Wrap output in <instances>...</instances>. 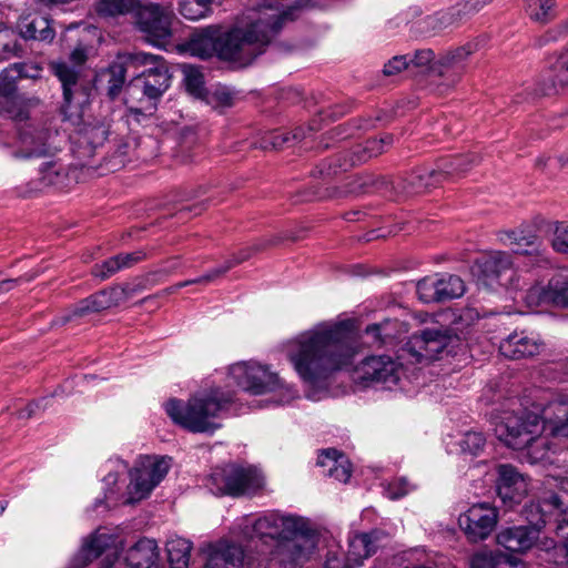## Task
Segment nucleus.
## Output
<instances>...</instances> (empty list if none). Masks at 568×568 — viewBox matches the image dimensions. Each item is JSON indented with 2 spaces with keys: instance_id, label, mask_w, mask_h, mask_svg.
I'll return each instance as SVG.
<instances>
[{
  "instance_id": "f257e3e1",
  "label": "nucleus",
  "mask_w": 568,
  "mask_h": 568,
  "mask_svg": "<svg viewBox=\"0 0 568 568\" xmlns=\"http://www.w3.org/2000/svg\"><path fill=\"white\" fill-rule=\"evenodd\" d=\"M303 0H264L245 16V28L222 32L211 26L194 32L181 44V51L202 60L217 57L239 67L250 65L273 41L287 20L295 18Z\"/></svg>"
},
{
  "instance_id": "f03ea898",
  "label": "nucleus",
  "mask_w": 568,
  "mask_h": 568,
  "mask_svg": "<svg viewBox=\"0 0 568 568\" xmlns=\"http://www.w3.org/2000/svg\"><path fill=\"white\" fill-rule=\"evenodd\" d=\"M357 343L345 322H323L296 336L287 355L301 379L313 388H326L338 372L352 366Z\"/></svg>"
},
{
  "instance_id": "7ed1b4c3",
  "label": "nucleus",
  "mask_w": 568,
  "mask_h": 568,
  "mask_svg": "<svg viewBox=\"0 0 568 568\" xmlns=\"http://www.w3.org/2000/svg\"><path fill=\"white\" fill-rule=\"evenodd\" d=\"M171 462L166 456H141L129 471L130 483L123 493L118 481L128 471V464L120 458L109 459L103 465L104 497L97 498L88 511L102 515L119 504L131 505L149 497L168 475Z\"/></svg>"
},
{
  "instance_id": "20e7f679",
  "label": "nucleus",
  "mask_w": 568,
  "mask_h": 568,
  "mask_svg": "<svg viewBox=\"0 0 568 568\" xmlns=\"http://www.w3.org/2000/svg\"><path fill=\"white\" fill-rule=\"evenodd\" d=\"M102 557L106 568L115 564L125 568H159L160 552L154 539L142 537L128 549L123 535H92L71 561V568H85Z\"/></svg>"
},
{
  "instance_id": "39448f33",
  "label": "nucleus",
  "mask_w": 568,
  "mask_h": 568,
  "mask_svg": "<svg viewBox=\"0 0 568 568\" xmlns=\"http://www.w3.org/2000/svg\"><path fill=\"white\" fill-rule=\"evenodd\" d=\"M549 409L554 414L551 417H542L538 410L526 407L505 410L495 424V434L509 448L527 449L531 463L544 460L550 450L549 438L544 432H550L549 424L555 418V404Z\"/></svg>"
},
{
  "instance_id": "423d86ee",
  "label": "nucleus",
  "mask_w": 568,
  "mask_h": 568,
  "mask_svg": "<svg viewBox=\"0 0 568 568\" xmlns=\"http://www.w3.org/2000/svg\"><path fill=\"white\" fill-rule=\"evenodd\" d=\"M233 403V392L216 387L207 394L190 398L187 403L170 399L165 404V412L175 424L189 432L213 434L221 427L217 419L231 408Z\"/></svg>"
},
{
  "instance_id": "0eeeda50",
  "label": "nucleus",
  "mask_w": 568,
  "mask_h": 568,
  "mask_svg": "<svg viewBox=\"0 0 568 568\" xmlns=\"http://www.w3.org/2000/svg\"><path fill=\"white\" fill-rule=\"evenodd\" d=\"M227 377L233 384L253 395L280 392V397L273 399L277 405L287 404L296 397L295 389L285 386L268 366L255 361H243L231 365Z\"/></svg>"
},
{
  "instance_id": "6e6552de",
  "label": "nucleus",
  "mask_w": 568,
  "mask_h": 568,
  "mask_svg": "<svg viewBox=\"0 0 568 568\" xmlns=\"http://www.w3.org/2000/svg\"><path fill=\"white\" fill-rule=\"evenodd\" d=\"M128 62L132 65L145 67L130 81L128 90L132 93L141 92L142 97L149 101H159L171 87L172 73L168 62L161 55L145 52L130 54Z\"/></svg>"
},
{
  "instance_id": "1a4fd4ad",
  "label": "nucleus",
  "mask_w": 568,
  "mask_h": 568,
  "mask_svg": "<svg viewBox=\"0 0 568 568\" xmlns=\"http://www.w3.org/2000/svg\"><path fill=\"white\" fill-rule=\"evenodd\" d=\"M205 485L216 496L239 497L256 493L263 487L264 478L252 466L230 464L213 468L206 477Z\"/></svg>"
},
{
  "instance_id": "9d476101",
  "label": "nucleus",
  "mask_w": 568,
  "mask_h": 568,
  "mask_svg": "<svg viewBox=\"0 0 568 568\" xmlns=\"http://www.w3.org/2000/svg\"><path fill=\"white\" fill-rule=\"evenodd\" d=\"M235 529L237 532H265L271 529L275 532H318L325 528L307 517L270 510L240 517L235 521Z\"/></svg>"
},
{
  "instance_id": "9b49d317",
  "label": "nucleus",
  "mask_w": 568,
  "mask_h": 568,
  "mask_svg": "<svg viewBox=\"0 0 568 568\" xmlns=\"http://www.w3.org/2000/svg\"><path fill=\"white\" fill-rule=\"evenodd\" d=\"M174 18V11L170 6L149 0H139L132 14L135 28L148 42L156 47H162L170 41Z\"/></svg>"
},
{
  "instance_id": "f8f14e48",
  "label": "nucleus",
  "mask_w": 568,
  "mask_h": 568,
  "mask_svg": "<svg viewBox=\"0 0 568 568\" xmlns=\"http://www.w3.org/2000/svg\"><path fill=\"white\" fill-rule=\"evenodd\" d=\"M459 343L457 334L450 328H426L420 334H415L407 343V352L416 358V362L434 361L443 353H453Z\"/></svg>"
},
{
  "instance_id": "ddd939ff",
  "label": "nucleus",
  "mask_w": 568,
  "mask_h": 568,
  "mask_svg": "<svg viewBox=\"0 0 568 568\" xmlns=\"http://www.w3.org/2000/svg\"><path fill=\"white\" fill-rule=\"evenodd\" d=\"M51 68L63 90L61 111L64 118L70 119L73 115H79L81 106L89 99L88 84L81 78L80 71L65 62H54Z\"/></svg>"
},
{
  "instance_id": "4468645a",
  "label": "nucleus",
  "mask_w": 568,
  "mask_h": 568,
  "mask_svg": "<svg viewBox=\"0 0 568 568\" xmlns=\"http://www.w3.org/2000/svg\"><path fill=\"white\" fill-rule=\"evenodd\" d=\"M355 372L357 377L366 384L392 388L400 379L403 364L388 355H373L365 357Z\"/></svg>"
},
{
  "instance_id": "2eb2a0df",
  "label": "nucleus",
  "mask_w": 568,
  "mask_h": 568,
  "mask_svg": "<svg viewBox=\"0 0 568 568\" xmlns=\"http://www.w3.org/2000/svg\"><path fill=\"white\" fill-rule=\"evenodd\" d=\"M479 156L475 153L454 155L442 159L436 169L425 170L424 173L412 176V184L416 190L428 187L439 182L440 178L453 176L469 170L479 163Z\"/></svg>"
},
{
  "instance_id": "dca6fc26",
  "label": "nucleus",
  "mask_w": 568,
  "mask_h": 568,
  "mask_svg": "<svg viewBox=\"0 0 568 568\" xmlns=\"http://www.w3.org/2000/svg\"><path fill=\"white\" fill-rule=\"evenodd\" d=\"M125 295V290L120 286L101 290L74 304L73 307L62 316V323L65 324L74 317H83L118 306L124 301Z\"/></svg>"
},
{
  "instance_id": "f3484780",
  "label": "nucleus",
  "mask_w": 568,
  "mask_h": 568,
  "mask_svg": "<svg viewBox=\"0 0 568 568\" xmlns=\"http://www.w3.org/2000/svg\"><path fill=\"white\" fill-rule=\"evenodd\" d=\"M545 349L541 337L527 331H515L500 342V354L509 359L530 358L539 355Z\"/></svg>"
},
{
  "instance_id": "a211bd4d",
  "label": "nucleus",
  "mask_w": 568,
  "mask_h": 568,
  "mask_svg": "<svg viewBox=\"0 0 568 568\" xmlns=\"http://www.w3.org/2000/svg\"><path fill=\"white\" fill-rule=\"evenodd\" d=\"M568 37V19L549 30L545 41H557ZM548 68L551 72V80L555 91L557 88H568V47L551 54L548 58Z\"/></svg>"
},
{
  "instance_id": "6ab92c4d",
  "label": "nucleus",
  "mask_w": 568,
  "mask_h": 568,
  "mask_svg": "<svg viewBox=\"0 0 568 568\" xmlns=\"http://www.w3.org/2000/svg\"><path fill=\"white\" fill-rule=\"evenodd\" d=\"M497 474L496 489L503 503H519L527 491L524 476L510 464H499Z\"/></svg>"
},
{
  "instance_id": "aec40b11",
  "label": "nucleus",
  "mask_w": 568,
  "mask_h": 568,
  "mask_svg": "<svg viewBox=\"0 0 568 568\" xmlns=\"http://www.w3.org/2000/svg\"><path fill=\"white\" fill-rule=\"evenodd\" d=\"M497 523L498 511L487 503L473 505L458 518V525L464 532H491Z\"/></svg>"
},
{
  "instance_id": "412c9836",
  "label": "nucleus",
  "mask_w": 568,
  "mask_h": 568,
  "mask_svg": "<svg viewBox=\"0 0 568 568\" xmlns=\"http://www.w3.org/2000/svg\"><path fill=\"white\" fill-rule=\"evenodd\" d=\"M476 50L477 44L467 43L445 52L434 64V73L455 83L465 71L468 57Z\"/></svg>"
},
{
  "instance_id": "4be33fe9",
  "label": "nucleus",
  "mask_w": 568,
  "mask_h": 568,
  "mask_svg": "<svg viewBox=\"0 0 568 568\" xmlns=\"http://www.w3.org/2000/svg\"><path fill=\"white\" fill-rule=\"evenodd\" d=\"M17 30L24 40L50 43L55 37L51 21L47 17L38 13L21 16L17 22Z\"/></svg>"
},
{
  "instance_id": "5701e85b",
  "label": "nucleus",
  "mask_w": 568,
  "mask_h": 568,
  "mask_svg": "<svg viewBox=\"0 0 568 568\" xmlns=\"http://www.w3.org/2000/svg\"><path fill=\"white\" fill-rule=\"evenodd\" d=\"M392 142L393 138L389 134L379 139H368L365 142L355 145L349 153V159H345L343 162L338 163L337 166L341 171H347L349 168L364 163L373 156H377L383 153Z\"/></svg>"
},
{
  "instance_id": "b1692460",
  "label": "nucleus",
  "mask_w": 568,
  "mask_h": 568,
  "mask_svg": "<svg viewBox=\"0 0 568 568\" xmlns=\"http://www.w3.org/2000/svg\"><path fill=\"white\" fill-rule=\"evenodd\" d=\"M49 132L28 128L20 133V148L14 153L20 159L45 156L50 152L48 144Z\"/></svg>"
},
{
  "instance_id": "393cba45",
  "label": "nucleus",
  "mask_w": 568,
  "mask_h": 568,
  "mask_svg": "<svg viewBox=\"0 0 568 568\" xmlns=\"http://www.w3.org/2000/svg\"><path fill=\"white\" fill-rule=\"evenodd\" d=\"M207 562L212 568H220L223 564L225 568H237L244 559L243 549L235 545L221 540L217 544H210L206 546Z\"/></svg>"
},
{
  "instance_id": "a878e982",
  "label": "nucleus",
  "mask_w": 568,
  "mask_h": 568,
  "mask_svg": "<svg viewBox=\"0 0 568 568\" xmlns=\"http://www.w3.org/2000/svg\"><path fill=\"white\" fill-rule=\"evenodd\" d=\"M346 566L353 568L375 552L377 535H346Z\"/></svg>"
},
{
  "instance_id": "bb28decb",
  "label": "nucleus",
  "mask_w": 568,
  "mask_h": 568,
  "mask_svg": "<svg viewBox=\"0 0 568 568\" xmlns=\"http://www.w3.org/2000/svg\"><path fill=\"white\" fill-rule=\"evenodd\" d=\"M513 264L511 255L503 251L489 252L479 262L484 275L497 280L501 285H508L507 280L504 281L503 277L514 273Z\"/></svg>"
},
{
  "instance_id": "cd10ccee",
  "label": "nucleus",
  "mask_w": 568,
  "mask_h": 568,
  "mask_svg": "<svg viewBox=\"0 0 568 568\" xmlns=\"http://www.w3.org/2000/svg\"><path fill=\"white\" fill-rule=\"evenodd\" d=\"M406 332V326L398 320H385L381 323H374L365 328V335L372 339L373 345L387 346Z\"/></svg>"
},
{
  "instance_id": "c85d7f7f",
  "label": "nucleus",
  "mask_w": 568,
  "mask_h": 568,
  "mask_svg": "<svg viewBox=\"0 0 568 568\" xmlns=\"http://www.w3.org/2000/svg\"><path fill=\"white\" fill-rule=\"evenodd\" d=\"M41 72L42 68L38 63H13L1 73L3 81H8L9 85H1L0 90L7 94H13L16 91V82L19 79L37 80L41 78Z\"/></svg>"
},
{
  "instance_id": "c756f323",
  "label": "nucleus",
  "mask_w": 568,
  "mask_h": 568,
  "mask_svg": "<svg viewBox=\"0 0 568 568\" xmlns=\"http://www.w3.org/2000/svg\"><path fill=\"white\" fill-rule=\"evenodd\" d=\"M192 542L180 536L172 535L166 541L168 560L171 568H189Z\"/></svg>"
},
{
  "instance_id": "7c9ffc66",
  "label": "nucleus",
  "mask_w": 568,
  "mask_h": 568,
  "mask_svg": "<svg viewBox=\"0 0 568 568\" xmlns=\"http://www.w3.org/2000/svg\"><path fill=\"white\" fill-rule=\"evenodd\" d=\"M499 239L505 245L513 246L516 254H530L538 245V237L524 231H506L500 233Z\"/></svg>"
},
{
  "instance_id": "2f4dec72",
  "label": "nucleus",
  "mask_w": 568,
  "mask_h": 568,
  "mask_svg": "<svg viewBox=\"0 0 568 568\" xmlns=\"http://www.w3.org/2000/svg\"><path fill=\"white\" fill-rule=\"evenodd\" d=\"M139 0H97L95 11L100 17L118 18L130 14L132 17Z\"/></svg>"
},
{
  "instance_id": "473e14b6",
  "label": "nucleus",
  "mask_w": 568,
  "mask_h": 568,
  "mask_svg": "<svg viewBox=\"0 0 568 568\" xmlns=\"http://www.w3.org/2000/svg\"><path fill=\"white\" fill-rule=\"evenodd\" d=\"M246 258H247V255H243V256H240V257H236L233 260H229L223 265L209 271L206 274L199 276L196 278H193V280L180 282V283L175 284L174 286L170 287L168 291L170 293H174L182 287L193 285V284L207 285V284L212 283L213 281H215L216 278H219L220 276L224 275L227 271H230L236 264L241 263L242 261H244Z\"/></svg>"
},
{
  "instance_id": "72a5a7b5",
  "label": "nucleus",
  "mask_w": 568,
  "mask_h": 568,
  "mask_svg": "<svg viewBox=\"0 0 568 568\" xmlns=\"http://www.w3.org/2000/svg\"><path fill=\"white\" fill-rule=\"evenodd\" d=\"M526 12L531 20L548 23L556 18V0H525Z\"/></svg>"
},
{
  "instance_id": "f704fd0d",
  "label": "nucleus",
  "mask_w": 568,
  "mask_h": 568,
  "mask_svg": "<svg viewBox=\"0 0 568 568\" xmlns=\"http://www.w3.org/2000/svg\"><path fill=\"white\" fill-rule=\"evenodd\" d=\"M439 303L460 297L465 293L463 280L456 275L437 277Z\"/></svg>"
},
{
  "instance_id": "c9c22d12",
  "label": "nucleus",
  "mask_w": 568,
  "mask_h": 568,
  "mask_svg": "<svg viewBox=\"0 0 568 568\" xmlns=\"http://www.w3.org/2000/svg\"><path fill=\"white\" fill-rule=\"evenodd\" d=\"M79 142L87 144L91 150H94L106 141L109 135V126L104 123L85 124L79 132Z\"/></svg>"
},
{
  "instance_id": "e433bc0d",
  "label": "nucleus",
  "mask_w": 568,
  "mask_h": 568,
  "mask_svg": "<svg viewBox=\"0 0 568 568\" xmlns=\"http://www.w3.org/2000/svg\"><path fill=\"white\" fill-rule=\"evenodd\" d=\"M513 555L501 552H478L470 564V568H511Z\"/></svg>"
},
{
  "instance_id": "4c0bfd02",
  "label": "nucleus",
  "mask_w": 568,
  "mask_h": 568,
  "mask_svg": "<svg viewBox=\"0 0 568 568\" xmlns=\"http://www.w3.org/2000/svg\"><path fill=\"white\" fill-rule=\"evenodd\" d=\"M499 546L510 554H521L534 546V535H496Z\"/></svg>"
},
{
  "instance_id": "58836bf2",
  "label": "nucleus",
  "mask_w": 568,
  "mask_h": 568,
  "mask_svg": "<svg viewBox=\"0 0 568 568\" xmlns=\"http://www.w3.org/2000/svg\"><path fill=\"white\" fill-rule=\"evenodd\" d=\"M435 53L430 49H418L413 54H408L409 70L417 73L427 71L434 73Z\"/></svg>"
},
{
  "instance_id": "ea45409f",
  "label": "nucleus",
  "mask_w": 568,
  "mask_h": 568,
  "mask_svg": "<svg viewBox=\"0 0 568 568\" xmlns=\"http://www.w3.org/2000/svg\"><path fill=\"white\" fill-rule=\"evenodd\" d=\"M213 0H180V13L189 20L205 18L211 11Z\"/></svg>"
},
{
  "instance_id": "a19ab883",
  "label": "nucleus",
  "mask_w": 568,
  "mask_h": 568,
  "mask_svg": "<svg viewBox=\"0 0 568 568\" xmlns=\"http://www.w3.org/2000/svg\"><path fill=\"white\" fill-rule=\"evenodd\" d=\"M549 425L552 437L568 438V402L555 404V418Z\"/></svg>"
},
{
  "instance_id": "79ce46f5",
  "label": "nucleus",
  "mask_w": 568,
  "mask_h": 568,
  "mask_svg": "<svg viewBox=\"0 0 568 568\" xmlns=\"http://www.w3.org/2000/svg\"><path fill=\"white\" fill-rule=\"evenodd\" d=\"M551 305L568 307V277L556 275L550 280Z\"/></svg>"
},
{
  "instance_id": "37998d69",
  "label": "nucleus",
  "mask_w": 568,
  "mask_h": 568,
  "mask_svg": "<svg viewBox=\"0 0 568 568\" xmlns=\"http://www.w3.org/2000/svg\"><path fill=\"white\" fill-rule=\"evenodd\" d=\"M527 306L538 307L541 305H551L550 282L547 286L534 285L525 292L523 296Z\"/></svg>"
},
{
  "instance_id": "c03bdc74",
  "label": "nucleus",
  "mask_w": 568,
  "mask_h": 568,
  "mask_svg": "<svg viewBox=\"0 0 568 568\" xmlns=\"http://www.w3.org/2000/svg\"><path fill=\"white\" fill-rule=\"evenodd\" d=\"M416 290L423 303H439L437 276L424 277L417 283Z\"/></svg>"
},
{
  "instance_id": "a18cd8bd",
  "label": "nucleus",
  "mask_w": 568,
  "mask_h": 568,
  "mask_svg": "<svg viewBox=\"0 0 568 568\" xmlns=\"http://www.w3.org/2000/svg\"><path fill=\"white\" fill-rule=\"evenodd\" d=\"M414 489L415 485L406 477H398L385 485L384 494L387 498L396 500L403 498Z\"/></svg>"
},
{
  "instance_id": "49530a36",
  "label": "nucleus",
  "mask_w": 568,
  "mask_h": 568,
  "mask_svg": "<svg viewBox=\"0 0 568 568\" xmlns=\"http://www.w3.org/2000/svg\"><path fill=\"white\" fill-rule=\"evenodd\" d=\"M460 10L453 8L449 11H442L434 16L427 17L426 22L433 30H442L453 26L458 19H460Z\"/></svg>"
},
{
  "instance_id": "de8ad7c7",
  "label": "nucleus",
  "mask_w": 568,
  "mask_h": 568,
  "mask_svg": "<svg viewBox=\"0 0 568 568\" xmlns=\"http://www.w3.org/2000/svg\"><path fill=\"white\" fill-rule=\"evenodd\" d=\"M63 178L62 166L57 162H48L40 169V180L43 186L59 185Z\"/></svg>"
},
{
  "instance_id": "09e8293b",
  "label": "nucleus",
  "mask_w": 568,
  "mask_h": 568,
  "mask_svg": "<svg viewBox=\"0 0 568 568\" xmlns=\"http://www.w3.org/2000/svg\"><path fill=\"white\" fill-rule=\"evenodd\" d=\"M486 439L481 433L467 432L459 440V446L463 453L477 456L484 448Z\"/></svg>"
},
{
  "instance_id": "8fccbe9b",
  "label": "nucleus",
  "mask_w": 568,
  "mask_h": 568,
  "mask_svg": "<svg viewBox=\"0 0 568 568\" xmlns=\"http://www.w3.org/2000/svg\"><path fill=\"white\" fill-rule=\"evenodd\" d=\"M121 270H123V267L121 265V261L118 254L103 261L101 264L94 265L92 268V274L93 276L103 281L111 277L113 274Z\"/></svg>"
},
{
  "instance_id": "3c124183",
  "label": "nucleus",
  "mask_w": 568,
  "mask_h": 568,
  "mask_svg": "<svg viewBox=\"0 0 568 568\" xmlns=\"http://www.w3.org/2000/svg\"><path fill=\"white\" fill-rule=\"evenodd\" d=\"M126 69L122 63H115L110 68L109 95L114 99L123 88Z\"/></svg>"
},
{
  "instance_id": "603ef678",
  "label": "nucleus",
  "mask_w": 568,
  "mask_h": 568,
  "mask_svg": "<svg viewBox=\"0 0 568 568\" xmlns=\"http://www.w3.org/2000/svg\"><path fill=\"white\" fill-rule=\"evenodd\" d=\"M554 225L552 248L558 253L568 254V222H556Z\"/></svg>"
},
{
  "instance_id": "864d4df0",
  "label": "nucleus",
  "mask_w": 568,
  "mask_h": 568,
  "mask_svg": "<svg viewBox=\"0 0 568 568\" xmlns=\"http://www.w3.org/2000/svg\"><path fill=\"white\" fill-rule=\"evenodd\" d=\"M262 148L265 150H280L291 145V133L274 131L262 139Z\"/></svg>"
},
{
  "instance_id": "5fc2aeb1",
  "label": "nucleus",
  "mask_w": 568,
  "mask_h": 568,
  "mask_svg": "<svg viewBox=\"0 0 568 568\" xmlns=\"http://www.w3.org/2000/svg\"><path fill=\"white\" fill-rule=\"evenodd\" d=\"M341 457H346V456L334 448L324 449L318 455L317 466L322 467L324 469L323 473L325 474L331 468L337 467V464H339Z\"/></svg>"
},
{
  "instance_id": "6e6d98bb",
  "label": "nucleus",
  "mask_w": 568,
  "mask_h": 568,
  "mask_svg": "<svg viewBox=\"0 0 568 568\" xmlns=\"http://www.w3.org/2000/svg\"><path fill=\"white\" fill-rule=\"evenodd\" d=\"M185 87L191 94L201 97L204 90L203 75L199 71L190 69L185 72Z\"/></svg>"
},
{
  "instance_id": "4d7b16f0",
  "label": "nucleus",
  "mask_w": 568,
  "mask_h": 568,
  "mask_svg": "<svg viewBox=\"0 0 568 568\" xmlns=\"http://www.w3.org/2000/svg\"><path fill=\"white\" fill-rule=\"evenodd\" d=\"M22 48L17 39H4L0 37V60H9L14 57H21Z\"/></svg>"
},
{
  "instance_id": "13d9d810",
  "label": "nucleus",
  "mask_w": 568,
  "mask_h": 568,
  "mask_svg": "<svg viewBox=\"0 0 568 568\" xmlns=\"http://www.w3.org/2000/svg\"><path fill=\"white\" fill-rule=\"evenodd\" d=\"M352 475L351 463L347 457H341L336 468H331L325 476L334 478L339 483H347Z\"/></svg>"
},
{
  "instance_id": "bf43d9fd",
  "label": "nucleus",
  "mask_w": 568,
  "mask_h": 568,
  "mask_svg": "<svg viewBox=\"0 0 568 568\" xmlns=\"http://www.w3.org/2000/svg\"><path fill=\"white\" fill-rule=\"evenodd\" d=\"M403 70H409L408 54L393 57L385 63L383 72L385 75H395Z\"/></svg>"
},
{
  "instance_id": "052dcab7",
  "label": "nucleus",
  "mask_w": 568,
  "mask_h": 568,
  "mask_svg": "<svg viewBox=\"0 0 568 568\" xmlns=\"http://www.w3.org/2000/svg\"><path fill=\"white\" fill-rule=\"evenodd\" d=\"M121 265L124 268L131 267L134 264L145 258V253L143 251H135L132 253H121L119 254Z\"/></svg>"
},
{
  "instance_id": "680f3d73",
  "label": "nucleus",
  "mask_w": 568,
  "mask_h": 568,
  "mask_svg": "<svg viewBox=\"0 0 568 568\" xmlns=\"http://www.w3.org/2000/svg\"><path fill=\"white\" fill-rule=\"evenodd\" d=\"M490 0H466L457 10H460V17L471 14L479 11Z\"/></svg>"
},
{
  "instance_id": "e2e57ef3",
  "label": "nucleus",
  "mask_w": 568,
  "mask_h": 568,
  "mask_svg": "<svg viewBox=\"0 0 568 568\" xmlns=\"http://www.w3.org/2000/svg\"><path fill=\"white\" fill-rule=\"evenodd\" d=\"M490 0H466L457 10H460V17L471 14L479 11Z\"/></svg>"
},
{
  "instance_id": "0e129e2a",
  "label": "nucleus",
  "mask_w": 568,
  "mask_h": 568,
  "mask_svg": "<svg viewBox=\"0 0 568 568\" xmlns=\"http://www.w3.org/2000/svg\"><path fill=\"white\" fill-rule=\"evenodd\" d=\"M36 277L34 274L32 275H23L18 278H4L0 280V294L11 291L14 286H17L21 282H29Z\"/></svg>"
},
{
  "instance_id": "69168bd1",
  "label": "nucleus",
  "mask_w": 568,
  "mask_h": 568,
  "mask_svg": "<svg viewBox=\"0 0 568 568\" xmlns=\"http://www.w3.org/2000/svg\"><path fill=\"white\" fill-rule=\"evenodd\" d=\"M39 407V403L38 402H34V403H30L29 405H27V407L22 410L19 412V417L20 418H30L33 416L34 414V410L36 408Z\"/></svg>"
},
{
  "instance_id": "338daca9",
  "label": "nucleus",
  "mask_w": 568,
  "mask_h": 568,
  "mask_svg": "<svg viewBox=\"0 0 568 568\" xmlns=\"http://www.w3.org/2000/svg\"><path fill=\"white\" fill-rule=\"evenodd\" d=\"M306 136V130L303 128H296L293 133H291V145L294 143L302 141Z\"/></svg>"
},
{
  "instance_id": "774afa93",
  "label": "nucleus",
  "mask_w": 568,
  "mask_h": 568,
  "mask_svg": "<svg viewBox=\"0 0 568 568\" xmlns=\"http://www.w3.org/2000/svg\"><path fill=\"white\" fill-rule=\"evenodd\" d=\"M219 100L223 102L224 104H231L232 95L230 92L221 91L219 93Z\"/></svg>"
}]
</instances>
